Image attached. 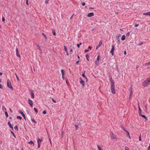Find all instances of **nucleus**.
<instances>
[{
  "label": "nucleus",
  "instance_id": "nucleus-1",
  "mask_svg": "<svg viewBox=\"0 0 150 150\" xmlns=\"http://www.w3.org/2000/svg\"><path fill=\"white\" fill-rule=\"evenodd\" d=\"M7 86L10 88L11 89L12 91L13 90V88L12 87L11 82L9 80V79L7 80Z\"/></svg>",
  "mask_w": 150,
  "mask_h": 150
},
{
  "label": "nucleus",
  "instance_id": "nucleus-2",
  "mask_svg": "<svg viewBox=\"0 0 150 150\" xmlns=\"http://www.w3.org/2000/svg\"><path fill=\"white\" fill-rule=\"evenodd\" d=\"M149 84H150V83H149L146 80L144 81L142 83V85L143 86H146Z\"/></svg>",
  "mask_w": 150,
  "mask_h": 150
},
{
  "label": "nucleus",
  "instance_id": "nucleus-3",
  "mask_svg": "<svg viewBox=\"0 0 150 150\" xmlns=\"http://www.w3.org/2000/svg\"><path fill=\"white\" fill-rule=\"evenodd\" d=\"M110 81L111 83V86H115L114 81L112 80V78L110 79Z\"/></svg>",
  "mask_w": 150,
  "mask_h": 150
},
{
  "label": "nucleus",
  "instance_id": "nucleus-4",
  "mask_svg": "<svg viewBox=\"0 0 150 150\" xmlns=\"http://www.w3.org/2000/svg\"><path fill=\"white\" fill-rule=\"evenodd\" d=\"M115 50V48L114 47V45H113L112 46V48L111 50L110 53L112 54V55H114V51Z\"/></svg>",
  "mask_w": 150,
  "mask_h": 150
},
{
  "label": "nucleus",
  "instance_id": "nucleus-5",
  "mask_svg": "<svg viewBox=\"0 0 150 150\" xmlns=\"http://www.w3.org/2000/svg\"><path fill=\"white\" fill-rule=\"evenodd\" d=\"M28 103L29 105L32 107L33 106V101L30 99H28Z\"/></svg>",
  "mask_w": 150,
  "mask_h": 150
},
{
  "label": "nucleus",
  "instance_id": "nucleus-6",
  "mask_svg": "<svg viewBox=\"0 0 150 150\" xmlns=\"http://www.w3.org/2000/svg\"><path fill=\"white\" fill-rule=\"evenodd\" d=\"M115 86H111V92L113 94H115Z\"/></svg>",
  "mask_w": 150,
  "mask_h": 150
},
{
  "label": "nucleus",
  "instance_id": "nucleus-7",
  "mask_svg": "<svg viewBox=\"0 0 150 150\" xmlns=\"http://www.w3.org/2000/svg\"><path fill=\"white\" fill-rule=\"evenodd\" d=\"M16 54L17 57H19L20 59L21 58V56L19 54V52H18V49L17 48L16 49Z\"/></svg>",
  "mask_w": 150,
  "mask_h": 150
},
{
  "label": "nucleus",
  "instance_id": "nucleus-8",
  "mask_svg": "<svg viewBox=\"0 0 150 150\" xmlns=\"http://www.w3.org/2000/svg\"><path fill=\"white\" fill-rule=\"evenodd\" d=\"M111 137L112 139H117L115 135L113 133H112L111 135Z\"/></svg>",
  "mask_w": 150,
  "mask_h": 150
},
{
  "label": "nucleus",
  "instance_id": "nucleus-9",
  "mask_svg": "<svg viewBox=\"0 0 150 150\" xmlns=\"http://www.w3.org/2000/svg\"><path fill=\"white\" fill-rule=\"evenodd\" d=\"M30 94L31 98L33 99L34 98V93H33V91L32 90L30 91Z\"/></svg>",
  "mask_w": 150,
  "mask_h": 150
},
{
  "label": "nucleus",
  "instance_id": "nucleus-10",
  "mask_svg": "<svg viewBox=\"0 0 150 150\" xmlns=\"http://www.w3.org/2000/svg\"><path fill=\"white\" fill-rule=\"evenodd\" d=\"M94 15V13L93 12H91L89 13L88 15L87 16L88 17H91L93 16Z\"/></svg>",
  "mask_w": 150,
  "mask_h": 150
},
{
  "label": "nucleus",
  "instance_id": "nucleus-11",
  "mask_svg": "<svg viewBox=\"0 0 150 150\" xmlns=\"http://www.w3.org/2000/svg\"><path fill=\"white\" fill-rule=\"evenodd\" d=\"M138 105V109H139L138 112H139V114H141V113L142 110H141V109L140 108V107L139 103V102Z\"/></svg>",
  "mask_w": 150,
  "mask_h": 150
},
{
  "label": "nucleus",
  "instance_id": "nucleus-12",
  "mask_svg": "<svg viewBox=\"0 0 150 150\" xmlns=\"http://www.w3.org/2000/svg\"><path fill=\"white\" fill-rule=\"evenodd\" d=\"M80 83L82 84L83 87H84L85 86L84 81L82 79H81V81H80Z\"/></svg>",
  "mask_w": 150,
  "mask_h": 150
},
{
  "label": "nucleus",
  "instance_id": "nucleus-13",
  "mask_svg": "<svg viewBox=\"0 0 150 150\" xmlns=\"http://www.w3.org/2000/svg\"><path fill=\"white\" fill-rule=\"evenodd\" d=\"M121 35L120 34H119V35H116V39L117 40H118V41L119 42L120 41L119 39V37H120Z\"/></svg>",
  "mask_w": 150,
  "mask_h": 150
},
{
  "label": "nucleus",
  "instance_id": "nucleus-14",
  "mask_svg": "<svg viewBox=\"0 0 150 150\" xmlns=\"http://www.w3.org/2000/svg\"><path fill=\"white\" fill-rule=\"evenodd\" d=\"M42 140L41 139H40L39 138H37V142L38 144H40Z\"/></svg>",
  "mask_w": 150,
  "mask_h": 150
},
{
  "label": "nucleus",
  "instance_id": "nucleus-15",
  "mask_svg": "<svg viewBox=\"0 0 150 150\" xmlns=\"http://www.w3.org/2000/svg\"><path fill=\"white\" fill-rule=\"evenodd\" d=\"M125 35H123L122 36L121 38V39L122 40H124L125 39Z\"/></svg>",
  "mask_w": 150,
  "mask_h": 150
},
{
  "label": "nucleus",
  "instance_id": "nucleus-16",
  "mask_svg": "<svg viewBox=\"0 0 150 150\" xmlns=\"http://www.w3.org/2000/svg\"><path fill=\"white\" fill-rule=\"evenodd\" d=\"M8 124L9 125L10 127L11 128H12V129L13 130V126L11 125V122H9V121L8 122Z\"/></svg>",
  "mask_w": 150,
  "mask_h": 150
},
{
  "label": "nucleus",
  "instance_id": "nucleus-17",
  "mask_svg": "<svg viewBox=\"0 0 150 150\" xmlns=\"http://www.w3.org/2000/svg\"><path fill=\"white\" fill-rule=\"evenodd\" d=\"M143 15H149V16L150 15V12H147L146 13H144L143 14Z\"/></svg>",
  "mask_w": 150,
  "mask_h": 150
},
{
  "label": "nucleus",
  "instance_id": "nucleus-18",
  "mask_svg": "<svg viewBox=\"0 0 150 150\" xmlns=\"http://www.w3.org/2000/svg\"><path fill=\"white\" fill-rule=\"evenodd\" d=\"M20 113L22 114L23 117L25 120V114L23 113V112H20Z\"/></svg>",
  "mask_w": 150,
  "mask_h": 150
},
{
  "label": "nucleus",
  "instance_id": "nucleus-19",
  "mask_svg": "<svg viewBox=\"0 0 150 150\" xmlns=\"http://www.w3.org/2000/svg\"><path fill=\"white\" fill-rule=\"evenodd\" d=\"M125 131L127 133V136L130 139L131 137L130 136V135H129V132L127 131Z\"/></svg>",
  "mask_w": 150,
  "mask_h": 150
},
{
  "label": "nucleus",
  "instance_id": "nucleus-20",
  "mask_svg": "<svg viewBox=\"0 0 150 150\" xmlns=\"http://www.w3.org/2000/svg\"><path fill=\"white\" fill-rule=\"evenodd\" d=\"M28 143L29 144L32 145L33 146H34V143L32 141H31L30 142H28Z\"/></svg>",
  "mask_w": 150,
  "mask_h": 150
},
{
  "label": "nucleus",
  "instance_id": "nucleus-21",
  "mask_svg": "<svg viewBox=\"0 0 150 150\" xmlns=\"http://www.w3.org/2000/svg\"><path fill=\"white\" fill-rule=\"evenodd\" d=\"M139 115L140 116H141L142 117L144 118V119H146V117L144 115H141V114H139Z\"/></svg>",
  "mask_w": 150,
  "mask_h": 150
},
{
  "label": "nucleus",
  "instance_id": "nucleus-22",
  "mask_svg": "<svg viewBox=\"0 0 150 150\" xmlns=\"http://www.w3.org/2000/svg\"><path fill=\"white\" fill-rule=\"evenodd\" d=\"M86 72V71H85L84 72V73L82 75V76L84 78H85L87 80V77L85 75V73Z\"/></svg>",
  "mask_w": 150,
  "mask_h": 150
},
{
  "label": "nucleus",
  "instance_id": "nucleus-23",
  "mask_svg": "<svg viewBox=\"0 0 150 150\" xmlns=\"http://www.w3.org/2000/svg\"><path fill=\"white\" fill-rule=\"evenodd\" d=\"M2 110L3 111H6V108L4 105L2 106Z\"/></svg>",
  "mask_w": 150,
  "mask_h": 150
},
{
  "label": "nucleus",
  "instance_id": "nucleus-24",
  "mask_svg": "<svg viewBox=\"0 0 150 150\" xmlns=\"http://www.w3.org/2000/svg\"><path fill=\"white\" fill-rule=\"evenodd\" d=\"M100 59V55L99 54L98 55V57L97 58V60H99Z\"/></svg>",
  "mask_w": 150,
  "mask_h": 150
},
{
  "label": "nucleus",
  "instance_id": "nucleus-25",
  "mask_svg": "<svg viewBox=\"0 0 150 150\" xmlns=\"http://www.w3.org/2000/svg\"><path fill=\"white\" fill-rule=\"evenodd\" d=\"M86 56L87 60L89 61L88 58L89 57V55L88 54H86Z\"/></svg>",
  "mask_w": 150,
  "mask_h": 150
},
{
  "label": "nucleus",
  "instance_id": "nucleus-26",
  "mask_svg": "<svg viewBox=\"0 0 150 150\" xmlns=\"http://www.w3.org/2000/svg\"><path fill=\"white\" fill-rule=\"evenodd\" d=\"M61 73L62 75H64V70L62 69L61 70Z\"/></svg>",
  "mask_w": 150,
  "mask_h": 150
},
{
  "label": "nucleus",
  "instance_id": "nucleus-27",
  "mask_svg": "<svg viewBox=\"0 0 150 150\" xmlns=\"http://www.w3.org/2000/svg\"><path fill=\"white\" fill-rule=\"evenodd\" d=\"M98 150H103V149L100 147L98 145L97 146Z\"/></svg>",
  "mask_w": 150,
  "mask_h": 150
},
{
  "label": "nucleus",
  "instance_id": "nucleus-28",
  "mask_svg": "<svg viewBox=\"0 0 150 150\" xmlns=\"http://www.w3.org/2000/svg\"><path fill=\"white\" fill-rule=\"evenodd\" d=\"M14 129L15 130H16L17 131L18 130V126L16 125L14 127Z\"/></svg>",
  "mask_w": 150,
  "mask_h": 150
},
{
  "label": "nucleus",
  "instance_id": "nucleus-29",
  "mask_svg": "<svg viewBox=\"0 0 150 150\" xmlns=\"http://www.w3.org/2000/svg\"><path fill=\"white\" fill-rule=\"evenodd\" d=\"M5 115H6V117H8V113H7V112H5Z\"/></svg>",
  "mask_w": 150,
  "mask_h": 150
},
{
  "label": "nucleus",
  "instance_id": "nucleus-30",
  "mask_svg": "<svg viewBox=\"0 0 150 150\" xmlns=\"http://www.w3.org/2000/svg\"><path fill=\"white\" fill-rule=\"evenodd\" d=\"M102 44V41H100L99 42V46H100Z\"/></svg>",
  "mask_w": 150,
  "mask_h": 150
},
{
  "label": "nucleus",
  "instance_id": "nucleus-31",
  "mask_svg": "<svg viewBox=\"0 0 150 150\" xmlns=\"http://www.w3.org/2000/svg\"><path fill=\"white\" fill-rule=\"evenodd\" d=\"M146 80L149 83H150V77L147 78Z\"/></svg>",
  "mask_w": 150,
  "mask_h": 150
},
{
  "label": "nucleus",
  "instance_id": "nucleus-32",
  "mask_svg": "<svg viewBox=\"0 0 150 150\" xmlns=\"http://www.w3.org/2000/svg\"><path fill=\"white\" fill-rule=\"evenodd\" d=\"M64 50L66 52H67V48L66 47V46H64Z\"/></svg>",
  "mask_w": 150,
  "mask_h": 150
},
{
  "label": "nucleus",
  "instance_id": "nucleus-33",
  "mask_svg": "<svg viewBox=\"0 0 150 150\" xmlns=\"http://www.w3.org/2000/svg\"><path fill=\"white\" fill-rule=\"evenodd\" d=\"M17 118L18 119H20V120H21L22 119V117L19 116H17Z\"/></svg>",
  "mask_w": 150,
  "mask_h": 150
},
{
  "label": "nucleus",
  "instance_id": "nucleus-34",
  "mask_svg": "<svg viewBox=\"0 0 150 150\" xmlns=\"http://www.w3.org/2000/svg\"><path fill=\"white\" fill-rule=\"evenodd\" d=\"M82 44V43L81 42H80L79 44H77V46L78 48H79L80 47V46Z\"/></svg>",
  "mask_w": 150,
  "mask_h": 150
},
{
  "label": "nucleus",
  "instance_id": "nucleus-35",
  "mask_svg": "<svg viewBox=\"0 0 150 150\" xmlns=\"http://www.w3.org/2000/svg\"><path fill=\"white\" fill-rule=\"evenodd\" d=\"M34 110L36 113H37L38 112V110L35 108H34Z\"/></svg>",
  "mask_w": 150,
  "mask_h": 150
},
{
  "label": "nucleus",
  "instance_id": "nucleus-36",
  "mask_svg": "<svg viewBox=\"0 0 150 150\" xmlns=\"http://www.w3.org/2000/svg\"><path fill=\"white\" fill-rule=\"evenodd\" d=\"M99 62V60H96V63L97 64V65H98Z\"/></svg>",
  "mask_w": 150,
  "mask_h": 150
},
{
  "label": "nucleus",
  "instance_id": "nucleus-37",
  "mask_svg": "<svg viewBox=\"0 0 150 150\" xmlns=\"http://www.w3.org/2000/svg\"><path fill=\"white\" fill-rule=\"evenodd\" d=\"M139 139L140 141H142V139H141V135L140 134V135L139 136Z\"/></svg>",
  "mask_w": 150,
  "mask_h": 150
},
{
  "label": "nucleus",
  "instance_id": "nucleus-38",
  "mask_svg": "<svg viewBox=\"0 0 150 150\" xmlns=\"http://www.w3.org/2000/svg\"><path fill=\"white\" fill-rule=\"evenodd\" d=\"M11 134H12V135H13V136L15 138L16 137L14 134V133L12 131H11Z\"/></svg>",
  "mask_w": 150,
  "mask_h": 150
},
{
  "label": "nucleus",
  "instance_id": "nucleus-39",
  "mask_svg": "<svg viewBox=\"0 0 150 150\" xmlns=\"http://www.w3.org/2000/svg\"><path fill=\"white\" fill-rule=\"evenodd\" d=\"M145 65H150V62H149L148 63H145Z\"/></svg>",
  "mask_w": 150,
  "mask_h": 150
},
{
  "label": "nucleus",
  "instance_id": "nucleus-40",
  "mask_svg": "<svg viewBox=\"0 0 150 150\" xmlns=\"http://www.w3.org/2000/svg\"><path fill=\"white\" fill-rule=\"evenodd\" d=\"M49 0H46L45 1V3L46 4H47L48 2H49Z\"/></svg>",
  "mask_w": 150,
  "mask_h": 150
},
{
  "label": "nucleus",
  "instance_id": "nucleus-41",
  "mask_svg": "<svg viewBox=\"0 0 150 150\" xmlns=\"http://www.w3.org/2000/svg\"><path fill=\"white\" fill-rule=\"evenodd\" d=\"M42 113L44 114H45L46 113V111H45V110L44 111H43Z\"/></svg>",
  "mask_w": 150,
  "mask_h": 150
},
{
  "label": "nucleus",
  "instance_id": "nucleus-42",
  "mask_svg": "<svg viewBox=\"0 0 150 150\" xmlns=\"http://www.w3.org/2000/svg\"><path fill=\"white\" fill-rule=\"evenodd\" d=\"M129 33L130 32H129L128 33H127V34H126V36H129Z\"/></svg>",
  "mask_w": 150,
  "mask_h": 150
},
{
  "label": "nucleus",
  "instance_id": "nucleus-43",
  "mask_svg": "<svg viewBox=\"0 0 150 150\" xmlns=\"http://www.w3.org/2000/svg\"><path fill=\"white\" fill-rule=\"evenodd\" d=\"M75 127H76V130H77V129H78V126L76 125H75Z\"/></svg>",
  "mask_w": 150,
  "mask_h": 150
},
{
  "label": "nucleus",
  "instance_id": "nucleus-44",
  "mask_svg": "<svg viewBox=\"0 0 150 150\" xmlns=\"http://www.w3.org/2000/svg\"><path fill=\"white\" fill-rule=\"evenodd\" d=\"M125 150H129L127 146L125 147Z\"/></svg>",
  "mask_w": 150,
  "mask_h": 150
},
{
  "label": "nucleus",
  "instance_id": "nucleus-45",
  "mask_svg": "<svg viewBox=\"0 0 150 150\" xmlns=\"http://www.w3.org/2000/svg\"><path fill=\"white\" fill-rule=\"evenodd\" d=\"M32 120L33 122L35 123H36V121H35V120L33 119H32Z\"/></svg>",
  "mask_w": 150,
  "mask_h": 150
},
{
  "label": "nucleus",
  "instance_id": "nucleus-46",
  "mask_svg": "<svg viewBox=\"0 0 150 150\" xmlns=\"http://www.w3.org/2000/svg\"><path fill=\"white\" fill-rule=\"evenodd\" d=\"M53 34L54 35H55V32L54 30H53Z\"/></svg>",
  "mask_w": 150,
  "mask_h": 150
},
{
  "label": "nucleus",
  "instance_id": "nucleus-47",
  "mask_svg": "<svg viewBox=\"0 0 150 150\" xmlns=\"http://www.w3.org/2000/svg\"><path fill=\"white\" fill-rule=\"evenodd\" d=\"M52 100L53 101V102L54 103H56V101L55 100H54L53 98H52Z\"/></svg>",
  "mask_w": 150,
  "mask_h": 150
},
{
  "label": "nucleus",
  "instance_id": "nucleus-48",
  "mask_svg": "<svg viewBox=\"0 0 150 150\" xmlns=\"http://www.w3.org/2000/svg\"><path fill=\"white\" fill-rule=\"evenodd\" d=\"M70 52L71 53V54H72L73 52V50L72 49H71L70 50Z\"/></svg>",
  "mask_w": 150,
  "mask_h": 150
},
{
  "label": "nucleus",
  "instance_id": "nucleus-49",
  "mask_svg": "<svg viewBox=\"0 0 150 150\" xmlns=\"http://www.w3.org/2000/svg\"><path fill=\"white\" fill-rule=\"evenodd\" d=\"M139 25L138 24H136L135 25V26L136 27H137Z\"/></svg>",
  "mask_w": 150,
  "mask_h": 150
},
{
  "label": "nucleus",
  "instance_id": "nucleus-50",
  "mask_svg": "<svg viewBox=\"0 0 150 150\" xmlns=\"http://www.w3.org/2000/svg\"><path fill=\"white\" fill-rule=\"evenodd\" d=\"M2 21L3 22H4L5 21V19L4 18L2 17Z\"/></svg>",
  "mask_w": 150,
  "mask_h": 150
},
{
  "label": "nucleus",
  "instance_id": "nucleus-51",
  "mask_svg": "<svg viewBox=\"0 0 150 150\" xmlns=\"http://www.w3.org/2000/svg\"><path fill=\"white\" fill-rule=\"evenodd\" d=\"M88 51H89V50H84L85 53H86V52H88Z\"/></svg>",
  "mask_w": 150,
  "mask_h": 150
},
{
  "label": "nucleus",
  "instance_id": "nucleus-52",
  "mask_svg": "<svg viewBox=\"0 0 150 150\" xmlns=\"http://www.w3.org/2000/svg\"><path fill=\"white\" fill-rule=\"evenodd\" d=\"M37 47L40 50H41V49L40 48V47L38 45H37Z\"/></svg>",
  "mask_w": 150,
  "mask_h": 150
},
{
  "label": "nucleus",
  "instance_id": "nucleus-53",
  "mask_svg": "<svg viewBox=\"0 0 150 150\" xmlns=\"http://www.w3.org/2000/svg\"><path fill=\"white\" fill-rule=\"evenodd\" d=\"M9 110L11 113H12L13 112L11 108H9Z\"/></svg>",
  "mask_w": 150,
  "mask_h": 150
},
{
  "label": "nucleus",
  "instance_id": "nucleus-54",
  "mask_svg": "<svg viewBox=\"0 0 150 150\" xmlns=\"http://www.w3.org/2000/svg\"><path fill=\"white\" fill-rule=\"evenodd\" d=\"M85 4V3L84 2H83L82 3V5H83V6H84Z\"/></svg>",
  "mask_w": 150,
  "mask_h": 150
},
{
  "label": "nucleus",
  "instance_id": "nucleus-55",
  "mask_svg": "<svg viewBox=\"0 0 150 150\" xmlns=\"http://www.w3.org/2000/svg\"><path fill=\"white\" fill-rule=\"evenodd\" d=\"M28 0H26V4L27 5H28Z\"/></svg>",
  "mask_w": 150,
  "mask_h": 150
},
{
  "label": "nucleus",
  "instance_id": "nucleus-56",
  "mask_svg": "<svg viewBox=\"0 0 150 150\" xmlns=\"http://www.w3.org/2000/svg\"><path fill=\"white\" fill-rule=\"evenodd\" d=\"M45 39H46V40H47V37L45 35L44 36Z\"/></svg>",
  "mask_w": 150,
  "mask_h": 150
},
{
  "label": "nucleus",
  "instance_id": "nucleus-57",
  "mask_svg": "<svg viewBox=\"0 0 150 150\" xmlns=\"http://www.w3.org/2000/svg\"><path fill=\"white\" fill-rule=\"evenodd\" d=\"M147 105H146L145 106V107L146 108V110H147Z\"/></svg>",
  "mask_w": 150,
  "mask_h": 150
},
{
  "label": "nucleus",
  "instance_id": "nucleus-58",
  "mask_svg": "<svg viewBox=\"0 0 150 150\" xmlns=\"http://www.w3.org/2000/svg\"><path fill=\"white\" fill-rule=\"evenodd\" d=\"M79 62H80V61H77L76 62V64H78Z\"/></svg>",
  "mask_w": 150,
  "mask_h": 150
},
{
  "label": "nucleus",
  "instance_id": "nucleus-59",
  "mask_svg": "<svg viewBox=\"0 0 150 150\" xmlns=\"http://www.w3.org/2000/svg\"><path fill=\"white\" fill-rule=\"evenodd\" d=\"M38 144V148H39L40 147V144Z\"/></svg>",
  "mask_w": 150,
  "mask_h": 150
},
{
  "label": "nucleus",
  "instance_id": "nucleus-60",
  "mask_svg": "<svg viewBox=\"0 0 150 150\" xmlns=\"http://www.w3.org/2000/svg\"><path fill=\"white\" fill-rule=\"evenodd\" d=\"M16 78H17V80L18 81H19V78L18 77V76H17Z\"/></svg>",
  "mask_w": 150,
  "mask_h": 150
},
{
  "label": "nucleus",
  "instance_id": "nucleus-61",
  "mask_svg": "<svg viewBox=\"0 0 150 150\" xmlns=\"http://www.w3.org/2000/svg\"><path fill=\"white\" fill-rule=\"evenodd\" d=\"M99 47H100V46H96V50H97V49Z\"/></svg>",
  "mask_w": 150,
  "mask_h": 150
},
{
  "label": "nucleus",
  "instance_id": "nucleus-62",
  "mask_svg": "<svg viewBox=\"0 0 150 150\" xmlns=\"http://www.w3.org/2000/svg\"><path fill=\"white\" fill-rule=\"evenodd\" d=\"M62 79H63V80L64 79V75H62Z\"/></svg>",
  "mask_w": 150,
  "mask_h": 150
},
{
  "label": "nucleus",
  "instance_id": "nucleus-63",
  "mask_svg": "<svg viewBox=\"0 0 150 150\" xmlns=\"http://www.w3.org/2000/svg\"><path fill=\"white\" fill-rule=\"evenodd\" d=\"M148 150H150V146H149L148 147Z\"/></svg>",
  "mask_w": 150,
  "mask_h": 150
},
{
  "label": "nucleus",
  "instance_id": "nucleus-64",
  "mask_svg": "<svg viewBox=\"0 0 150 150\" xmlns=\"http://www.w3.org/2000/svg\"><path fill=\"white\" fill-rule=\"evenodd\" d=\"M124 54L125 55H126L127 54V53L126 52V51H125L124 52Z\"/></svg>",
  "mask_w": 150,
  "mask_h": 150
}]
</instances>
